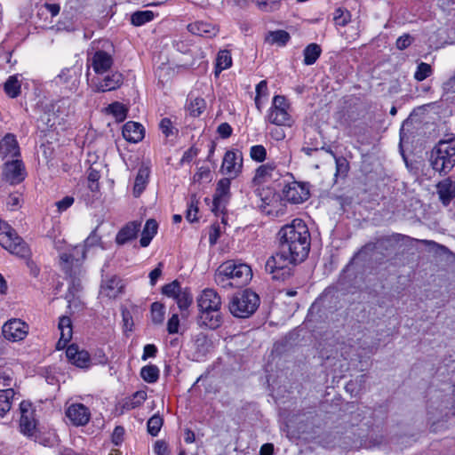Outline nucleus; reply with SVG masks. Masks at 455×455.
I'll return each mask as SVG.
<instances>
[{
	"mask_svg": "<svg viewBox=\"0 0 455 455\" xmlns=\"http://www.w3.org/2000/svg\"><path fill=\"white\" fill-rule=\"evenodd\" d=\"M98 228H94L84 241V250L98 246L101 243V237L97 233Z\"/></svg>",
	"mask_w": 455,
	"mask_h": 455,
	"instance_id": "obj_51",
	"label": "nucleus"
},
{
	"mask_svg": "<svg viewBox=\"0 0 455 455\" xmlns=\"http://www.w3.org/2000/svg\"><path fill=\"white\" fill-rule=\"evenodd\" d=\"M298 262L278 248V251L267 259L265 269L274 280L285 281L291 276L293 265Z\"/></svg>",
	"mask_w": 455,
	"mask_h": 455,
	"instance_id": "obj_5",
	"label": "nucleus"
},
{
	"mask_svg": "<svg viewBox=\"0 0 455 455\" xmlns=\"http://www.w3.org/2000/svg\"><path fill=\"white\" fill-rule=\"evenodd\" d=\"M156 353V347L153 344H148L144 347L142 360H147L148 357H155Z\"/></svg>",
	"mask_w": 455,
	"mask_h": 455,
	"instance_id": "obj_64",
	"label": "nucleus"
},
{
	"mask_svg": "<svg viewBox=\"0 0 455 455\" xmlns=\"http://www.w3.org/2000/svg\"><path fill=\"white\" fill-rule=\"evenodd\" d=\"M387 241H393L395 243H399L401 241H410V242H419L426 245H433L435 246L437 243L434 241L430 240H419V239H413L410 236L402 235V234H393L390 237L387 238Z\"/></svg>",
	"mask_w": 455,
	"mask_h": 455,
	"instance_id": "obj_47",
	"label": "nucleus"
},
{
	"mask_svg": "<svg viewBox=\"0 0 455 455\" xmlns=\"http://www.w3.org/2000/svg\"><path fill=\"white\" fill-rule=\"evenodd\" d=\"M164 306L160 302H154L151 305V319L155 324H161L164 319Z\"/></svg>",
	"mask_w": 455,
	"mask_h": 455,
	"instance_id": "obj_40",
	"label": "nucleus"
},
{
	"mask_svg": "<svg viewBox=\"0 0 455 455\" xmlns=\"http://www.w3.org/2000/svg\"><path fill=\"white\" fill-rule=\"evenodd\" d=\"M149 170L147 167L139 169L133 186V195L139 197L145 190L148 182Z\"/></svg>",
	"mask_w": 455,
	"mask_h": 455,
	"instance_id": "obj_28",
	"label": "nucleus"
},
{
	"mask_svg": "<svg viewBox=\"0 0 455 455\" xmlns=\"http://www.w3.org/2000/svg\"><path fill=\"white\" fill-rule=\"evenodd\" d=\"M3 175L4 180L10 184H19L26 176L24 164L18 159L7 162L4 164Z\"/></svg>",
	"mask_w": 455,
	"mask_h": 455,
	"instance_id": "obj_12",
	"label": "nucleus"
},
{
	"mask_svg": "<svg viewBox=\"0 0 455 455\" xmlns=\"http://www.w3.org/2000/svg\"><path fill=\"white\" fill-rule=\"evenodd\" d=\"M188 29L192 34L209 38L215 36L219 31L214 25L204 21L191 23L188 26Z\"/></svg>",
	"mask_w": 455,
	"mask_h": 455,
	"instance_id": "obj_26",
	"label": "nucleus"
},
{
	"mask_svg": "<svg viewBox=\"0 0 455 455\" xmlns=\"http://www.w3.org/2000/svg\"><path fill=\"white\" fill-rule=\"evenodd\" d=\"M4 91L12 99L17 98L21 92V83L19 75L10 76L4 84Z\"/></svg>",
	"mask_w": 455,
	"mask_h": 455,
	"instance_id": "obj_29",
	"label": "nucleus"
},
{
	"mask_svg": "<svg viewBox=\"0 0 455 455\" xmlns=\"http://www.w3.org/2000/svg\"><path fill=\"white\" fill-rule=\"evenodd\" d=\"M230 177L222 178L217 183L216 191L213 196L212 209V211L215 212L222 211L225 207V204L228 202L230 194Z\"/></svg>",
	"mask_w": 455,
	"mask_h": 455,
	"instance_id": "obj_14",
	"label": "nucleus"
},
{
	"mask_svg": "<svg viewBox=\"0 0 455 455\" xmlns=\"http://www.w3.org/2000/svg\"><path fill=\"white\" fill-rule=\"evenodd\" d=\"M124 138L132 143H138L144 138V127L136 122H127L122 131Z\"/></svg>",
	"mask_w": 455,
	"mask_h": 455,
	"instance_id": "obj_22",
	"label": "nucleus"
},
{
	"mask_svg": "<svg viewBox=\"0 0 455 455\" xmlns=\"http://www.w3.org/2000/svg\"><path fill=\"white\" fill-rule=\"evenodd\" d=\"M74 204V197L67 196L61 200L55 203L58 211L60 212H62L66 211L68 208H69Z\"/></svg>",
	"mask_w": 455,
	"mask_h": 455,
	"instance_id": "obj_55",
	"label": "nucleus"
},
{
	"mask_svg": "<svg viewBox=\"0 0 455 455\" xmlns=\"http://www.w3.org/2000/svg\"><path fill=\"white\" fill-rule=\"evenodd\" d=\"M411 42L412 38L411 37V36L408 34H404L397 38L395 44L397 49L404 50L411 45Z\"/></svg>",
	"mask_w": 455,
	"mask_h": 455,
	"instance_id": "obj_56",
	"label": "nucleus"
},
{
	"mask_svg": "<svg viewBox=\"0 0 455 455\" xmlns=\"http://www.w3.org/2000/svg\"><path fill=\"white\" fill-rule=\"evenodd\" d=\"M157 228L158 225L155 220L149 219L146 221L140 240V246L147 247L149 245L151 240L157 232Z\"/></svg>",
	"mask_w": 455,
	"mask_h": 455,
	"instance_id": "obj_27",
	"label": "nucleus"
},
{
	"mask_svg": "<svg viewBox=\"0 0 455 455\" xmlns=\"http://www.w3.org/2000/svg\"><path fill=\"white\" fill-rule=\"evenodd\" d=\"M180 320L177 314H173L167 323V331L170 334H175L179 331Z\"/></svg>",
	"mask_w": 455,
	"mask_h": 455,
	"instance_id": "obj_54",
	"label": "nucleus"
},
{
	"mask_svg": "<svg viewBox=\"0 0 455 455\" xmlns=\"http://www.w3.org/2000/svg\"><path fill=\"white\" fill-rule=\"evenodd\" d=\"M198 201L196 199V195H192L190 197V201L188 206V210L186 212V219L189 222H194L197 220L196 214L198 212L197 207Z\"/></svg>",
	"mask_w": 455,
	"mask_h": 455,
	"instance_id": "obj_44",
	"label": "nucleus"
},
{
	"mask_svg": "<svg viewBox=\"0 0 455 455\" xmlns=\"http://www.w3.org/2000/svg\"><path fill=\"white\" fill-rule=\"evenodd\" d=\"M140 230V222L131 221L124 225L116 234V243L124 245L135 239Z\"/></svg>",
	"mask_w": 455,
	"mask_h": 455,
	"instance_id": "obj_20",
	"label": "nucleus"
},
{
	"mask_svg": "<svg viewBox=\"0 0 455 455\" xmlns=\"http://www.w3.org/2000/svg\"><path fill=\"white\" fill-rule=\"evenodd\" d=\"M76 72L72 69H63L60 74L58 76V79L60 83L68 84L72 80H76Z\"/></svg>",
	"mask_w": 455,
	"mask_h": 455,
	"instance_id": "obj_52",
	"label": "nucleus"
},
{
	"mask_svg": "<svg viewBox=\"0 0 455 455\" xmlns=\"http://www.w3.org/2000/svg\"><path fill=\"white\" fill-rule=\"evenodd\" d=\"M351 20V13L348 10L339 7L333 12V21L337 26L345 27Z\"/></svg>",
	"mask_w": 455,
	"mask_h": 455,
	"instance_id": "obj_39",
	"label": "nucleus"
},
{
	"mask_svg": "<svg viewBox=\"0 0 455 455\" xmlns=\"http://www.w3.org/2000/svg\"><path fill=\"white\" fill-rule=\"evenodd\" d=\"M0 245L12 254L24 258L29 253V249L23 239L5 221L0 220Z\"/></svg>",
	"mask_w": 455,
	"mask_h": 455,
	"instance_id": "obj_6",
	"label": "nucleus"
},
{
	"mask_svg": "<svg viewBox=\"0 0 455 455\" xmlns=\"http://www.w3.org/2000/svg\"><path fill=\"white\" fill-rule=\"evenodd\" d=\"M3 383L4 387H11L13 382L12 371L11 370L1 369L0 370V383Z\"/></svg>",
	"mask_w": 455,
	"mask_h": 455,
	"instance_id": "obj_53",
	"label": "nucleus"
},
{
	"mask_svg": "<svg viewBox=\"0 0 455 455\" xmlns=\"http://www.w3.org/2000/svg\"><path fill=\"white\" fill-rule=\"evenodd\" d=\"M231 65L232 57L230 52L228 50L220 51L216 59L215 75L219 76L221 71L230 68Z\"/></svg>",
	"mask_w": 455,
	"mask_h": 455,
	"instance_id": "obj_34",
	"label": "nucleus"
},
{
	"mask_svg": "<svg viewBox=\"0 0 455 455\" xmlns=\"http://www.w3.org/2000/svg\"><path fill=\"white\" fill-rule=\"evenodd\" d=\"M58 327L60 331V338L57 343V348L61 349L66 347L72 338L73 329L71 319L68 316H61Z\"/></svg>",
	"mask_w": 455,
	"mask_h": 455,
	"instance_id": "obj_24",
	"label": "nucleus"
},
{
	"mask_svg": "<svg viewBox=\"0 0 455 455\" xmlns=\"http://www.w3.org/2000/svg\"><path fill=\"white\" fill-rule=\"evenodd\" d=\"M92 44H95V43H92ZM88 61L96 74L108 72L114 64L111 53L94 45L88 51Z\"/></svg>",
	"mask_w": 455,
	"mask_h": 455,
	"instance_id": "obj_8",
	"label": "nucleus"
},
{
	"mask_svg": "<svg viewBox=\"0 0 455 455\" xmlns=\"http://www.w3.org/2000/svg\"><path fill=\"white\" fill-rule=\"evenodd\" d=\"M260 304L259 295L251 290L246 289L235 293L229 301L228 309L232 315L237 318H249Z\"/></svg>",
	"mask_w": 455,
	"mask_h": 455,
	"instance_id": "obj_4",
	"label": "nucleus"
},
{
	"mask_svg": "<svg viewBox=\"0 0 455 455\" xmlns=\"http://www.w3.org/2000/svg\"><path fill=\"white\" fill-rule=\"evenodd\" d=\"M20 432L28 436L34 435L36 432V419L34 418V411L31 403L22 401L20 403Z\"/></svg>",
	"mask_w": 455,
	"mask_h": 455,
	"instance_id": "obj_10",
	"label": "nucleus"
},
{
	"mask_svg": "<svg viewBox=\"0 0 455 455\" xmlns=\"http://www.w3.org/2000/svg\"><path fill=\"white\" fill-rule=\"evenodd\" d=\"M106 110L113 115L117 122H123L127 116V108L118 101L110 104Z\"/></svg>",
	"mask_w": 455,
	"mask_h": 455,
	"instance_id": "obj_38",
	"label": "nucleus"
},
{
	"mask_svg": "<svg viewBox=\"0 0 455 455\" xmlns=\"http://www.w3.org/2000/svg\"><path fill=\"white\" fill-rule=\"evenodd\" d=\"M279 249L297 261H303L310 249V233L305 222L295 219L278 232Z\"/></svg>",
	"mask_w": 455,
	"mask_h": 455,
	"instance_id": "obj_1",
	"label": "nucleus"
},
{
	"mask_svg": "<svg viewBox=\"0 0 455 455\" xmlns=\"http://www.w3.org/2000/svg\"><path fill=\"white\" fill-rule=\"evenodd\" d=\"M290 39V34L283 29L269 31L265 37V41L269 44H277L279 46H284Z\"/></svg>",
	"mask_w": 455,
	"mask_h": 455,
	"instance_id": "obj_30",
	"label": "nucleus"
},
{
	"mask_svg": "<svg viewBox=\"0 0 455 455\" xmlns=\"http://www.w3.org/2000/svg\"><path fill=\"white\" fill-rule=\"evenodd\" d=\"M268 120L270 123L276 125L290 124L291 116L288 112V108L270 109Z\"/></svg>",
	"mask_w": 455,
	"mask_h": 455,
	"instance_id": "obj_31",
	"label": "nucleus"
},
{
	"mask_svg": "<svg viewBox=\"0 0 455 455\" xmlns=\"http://www.w3.org/2000/svg\"><path fill=\"white\" fill-rule=\"evenodd\" d=\"M335 164H336V177H346L348 170H349V164L347 160L343 156H338L336 157Z\"/></svg>",
	"mask_w": 455,
	"mask_h": 455,
	"instance_id": "obj_46",
	"label": "nucleus"
},
{
	"mask_svg": "<svg viewBox=\"0 0 455 455\" xmlns=\"http://www.w3.org/2000/svg\"><path fill=\"white\" fill-rule=\"evenodd\" d=\"M123 281L116 275L103 280L100 285V294L108 299H116L123 292Z\"/></svg>",
	"mask_w": 455,
	"mask_h": 455,
	"instance_id": "obj_16",
	"label": "nucleus"
},
{
	"mask_svg": "<svg viewBox=\"0 0 455 455\" xmlns=\"http://www.w3.org/2000/svg\"><path fill=\"white\" fill-rule=\"evenodd\" d=\"M14 395L15 392L11 387L0 390V417H4L11 410Z\"/></svg>",
	"mask_w": 455,
	"mask_h": 455,
	"instance_id": "obj_32",
	"label": "nucleus"
},
{
	"mask_svg": "<svg viewBox=\"0 0 455 455\" xmlns=\"http://www.w3.org/2000/svg\"><path fill=\"white\" fill-rule=\"evenodd\" d=\"M123 84V75L119 72L112 73L95 84V91L105 92L119 88Z\"/></svg>",
	"mask_w": 455,
	"mask_h": 455,
	"instance_id": "obj_23",
	"label": "nucleus"
},
{
	"mask_svg": "<svg viewBox=\"0 0 455 455\" xmlns=\"http://www.w3.org/2000/svg\"><path fill=\"white\" fill-rule=\"evenodd\" d=\"M163 267L164 264L162 262H159L157 267L149 273L150 284L152 286H154L156 283L157 279L161 276Z\"/></svg>",
	"mask_w": 455,
	"mask_h": 455,
	"instance_id": "obj_62",
	"label": "nucleus"
},
{
	"mask_svg": "<svg viewBox=\"0 0 455 455\" xmlns=\"http://www.w3.org/2000/svg\"><path fill=\"white\" fill-rule=\"evenodd\" d=\"M433 73V69H432V67L426 63V62H420L418 67H417V69L415 71V74H414V78L419 81V82H421L423 80H425L426 78H427L428 76H430Z\"/></svg>",
	"mask_w": 455,
	"mask_h": 455,
	"instance_id": "obj_43",
	"label": "nucleus"
},
{
	"mask_svg": "<svg viewBox=\"0 0 455 455\" xmlns=\"http://www.w3.org/2000/svg\"><path fill=\"white\" fill-rule=\"evenodd\" d=\"M197 306L202 309H220L221 299L212 289H205L197 298Z\"/></svg>",
	"mask_w": 455,
	"mask_h": 455,
	"instance_id": "obj_17",
	"label": "nucleus"
},
{
	"mask_svg": "<svg viewBox=\"0 0 455 455\" xmlns=\"http://www.w3.org/2000/svg\"><path fill=\"white\" fill-rule=\"evenodd\" d=\"M439 200L444 206H448L455 198V181L451 178L439 181L436 185Z\"/></svg>",
	"mask_w": 455,
	"mask_h": 455,
	"instance_id": "obj_18",
	"label": "nucleus"
},
{
	"mask_svg": "<svg viewBox=\"0 0 455 455\" xmlns=\"http://www.w3.org/2000/svg\"><path fill=\"white\" fill-rule=\"evenodd\" d=\"M321 52L322 49L317 44L312 43L308 44L303 51L304 64L307 66L315 64Z\"/></svg>",
	"mask_w": 455,
	"mask_h": 455,
	"instance_id": "obj_33",
	"label": "nucleus"
},
{
	"mask_svg": "<svg viewBox=\"0 0 455 455\" xmlns=\"http://www.w3.org/2000/svg\"><path fill=\"white\" fill-rule=\"evenodd\" d=\"M182 291L180 283L175 280L163 286L162 292L167 297L175 299Z\"/></svg>",
	"mask_w": 455,
	"mask_h": 455,
	"instance_id": "obj_45",
	"label": "nucleus"
},
{
	"mask_svg": "<svg viewBox=\"0 0 455 455\" xmlns=\"http://www.w3.org/2000/svg\"><path fill=\"white\" fill-rule=\"evenodd\" d=\"M124 428L121 426H116L112 434V442L115 445H119L124 440Z\"/></svg>",
	"mask_w": 455,
	"mask_h": 455,
	"instance_id": "obj_57",
	"label": "nucleus"
},
{
	"mask_svg": "<svg viewBox=\"0 0 455 455\" xmlns=\"http://www.w3.org/2000/svg\"><path fill=\"white\" fill-rule=\"evenodd\" d=\"M66 416L76 427L85 426L90 419V410L83 403H72L66 410Z\"/></svg>",
	"mask_w": 455,
	"mask_h": 455,
	"instance_id": "obj_13",
	"label": "nucleus"
},
{
	"mask_svg": "<svg viewBox=\"0 0 455 455\" xmlns=\"http://www.w3.org/2000/svg\"><path fill=\"white\" fill-rule=\"evenodd\" d=\"M262 12H272L278 7L279 0H251Z\"/></svg>",
	"mask_w": 455,
	"mask_h": 455,
	"instance_id": "obj_49",
	"label": "nucleus"
},
{
	"mask_svg": "<svg viewBox=\"0 0 455 455\" xmlns=\"http://www.w3.org/2000/svg\"><path fill=\"white\" fill-rule=\"evenodd\" d=\"M164 419L163 418L158 415L155 414L153 415L148 420V432L152 436H156L163 426Z\"/></svg>",
	"mask_w": 455,
	"mask_h": 455,
	"instance_id": "obj_41",
	"label": "nucleus"
},
{
	"mask_svg": "<svg viewBox=\"0 0 455 455\" xmlns=\"http://www.w3.org/2000/svg\"><path fill=\"white\" fill-rule=\"evenodd\" d=\"M431 167L442 175L448 174L455 166V135H447L432 148Z\"/></svg>",
	"mask_w": 455,
	"mask_h": 455,
	"instance_id": "obj_3",
	"label": "nucleus"
},
{
	"mask_svg": "<svg viewBox=\"0 0 455 455\" xmlns=\"http://www.w3.org/2000/svg\"><path fill=\"white\" fill-rule=\"evenodd\" d=\"M160 129L162 132L169 137L172 134V124L169 118H163L160 122Z\"/></svg>",
	"mask_w": 455,
	"mask_h": 455,
	"instance_id": "obj_60",
	"label": "nucleus"
},
{
	"mask_svg": "<svg viewBox=\"0 0 455 455\" xmlns=\"http://www.w3.org/2000/svg\"><path fill=\"white\" fill-rule=\"evenodd\" d=\"M277 108H289V104L284 96L276 95L274 97L271 109Z\"/></svg>",
	"mask_w": 455,
	"mask_h": 455,
	"instance_id": "obj_58",
	"label": "nucleus"
},
{
	"mask_svg": "<svg viewBox=\"0 0 455 455\" xmlns=\"http://www.w3.org/2000/svg\"><path fill=\"white\" fill-rule=\"evenodd\" d=\"M310 197V185L307 182L291 181L282 189V199L292 204L306 202Z\"/></svg>",
	"mask_w": 455,
	"mask_h": 455,
	"instance_id": "obj_7",
	"label": "nucleus"
},
{
	"mask_svg": "<svg viewBox=\"0 0 455 455\" xmlns=\"http://www.w3.org/2000/svg\"><path fill=\"white\" fill-rule=\"evenodd\" d=\"M242 168V153L233 150L227 151L221 165L222 172L234 179L241 172Z\"/></svg>",
	"mask_w": 455,
	"mask_h": 455,
	"instance_id": "obj_11",
	"label": "nucleus"
},
{
	"mask_svg": "<svg viewBox=\"0 0 455 455\" xmlns=\"http://www.w3.org/2000/svg\"><path fill=\"white\" fill-rule=\"evenodd\" d=\"M197 323L201 327L216 330L222 323L220 309H202L199 308Z\"/></svg>",
	"mask_w": 455,
	"mask_h": 455,
	"instance_id": "obj_15",
	"label": "nucleus"
},
{
	"mask_svg": "<svg viewBox=\"0 0 455 455\" xmlns=\"http://www.w3.org/2000/svg\"><path fill=\"white\" fill-rule=\"evenodd\" d=\"M176 303L181 311L183 317L187 316L186 312L193 302V297L188 290L182 291L175 299Z\"/></svg>",
	"mask_w": 455,
	"mask_h": 455,
	"instance_id": "obj_35",
	"label": "nucleus"
},
{
	"mask_svg": "<svg viewBox=\"0 0 455 455\" xmlns=\"http://www.w3.org/2000/svg\"><path fill=\"white\" fill-rule=\"evenodd\" d=\"M252 277L250 266L243 263L227 261L218 268L214 279L223 288H239L246 285Z\"/></svg>",
	"mask_w": 455,
	"mask_h": 455,
	"instance_id": "obj_2",
	"label": "nucleus"
},
{
	"mask_svg": "<svg viewBox=\"0 0 455 455\" xmlns=\"http://www.w3.org/2000/svg\"><path fill=\"white\" fill-rule=\"evenodd\" d=\"M205 101L202 98H196L195 100H191L188 107L190 115L193 116H199L205 108Z\"/></svg>",
	"mask_w": 455,
	"mask_h": 455,
	"instance_id": "obj_48",
	"label": "nucleus"
},
{
	"mask_svg": "<svg viewBox=\"0 0 455 455\" xmlns=\"http://www.w3.org/2000/svg\"><path fill=\"white\" fill-rule=\"evenodd\" d=\"M159 368L156 365L149 364L141 368L140 377L148 383H155L159 379Z\"/></svg>",
	"mask_w": 455,
	"mask_h": 455,
	"instance_id": "obj_36",
	"label": "nucleus"
},
{
	"mask_svg": "<svg viewBox=\"0 0 455 455\" xmlns=\"http://www.w3.org/2000/svg\"><path fill=\"white\" fill-rule=\"evenodd\" d=\"M147 399V393L146 391L140 390L135 392L132 397L127 401L124 404V407L127 409H134L136 407H139L141 405L145 400Z\"/></svg>",
	"mask_w": 455,
	"mask_h": 455,
	"instance_id": "obj_42",
	"label": "nucleus"
},
{
	"mask_svg": "<svg viewBox=\"0 0 455 455\" xmlns=\"http://www.w3.org/2000/svg\"><path fill=\"white\" fill-rule=\"evenodd\" d=\"M154 451L157 455H168L169 449L167 443L163 440H158L154 445Z\"/></svg>",
	"mask_w": 455,
	"mask_h": 455,
	"instance_id": "obj_59",
	"label": "nucleus"
},
{
	"mask_svg": "<svg viewBox=\"0 0 455 455\" xmlns=\"http://www.w3.org/2000/svg\"><path fill=\"white\" fill-rule=\"evenodd\" d=\"M28 331L27 323L20 319H11L2 327L4 337L10 341L22 340L26 338Z\"/></svg>",
	"mask_w": 455,
	"mask_h": 455,
	"instance_id": "obj_9",
	"label": "nucleus"
},
{
	"mask_svg": "<svg viewBox=\"0 0 455 455\" xmlns=\"http://www.w3.org/2000/svg\"><path fill=\"white\" fill-rule=\"evenodd\" d=\"M232 127L228 123H222L218 127V133L223 139L229 138L232 134Z\"/></svg>",
	"mask_w": 455,
	"mask_h": 455,
	"instance_id": "obj_61",
	"label": "nucleus"
},
{
	"mask_svg": "<svg viewBox=\"0 0 455 455\" xmlns=\"http://www.w3.org/2000/svg\"><path fill=\"white\" fill-rule=\"evenodd\" d=\"M19 145L13 134L8 133L0 140V155L13 157L19 156Z\"/></svg>",
	"mask_w": 455,
	"mask_h": 455,
	"instance_id": "obj_25",
	"label": "nucleus"
},
{
	"mask_svg": "<svg viewBox=\"0 0 455 455\" xmlns=\"http://www.w3.org/2000/svg\"><path fill=\"white\" fill-rule=\"evenodd\" d=\"M267 93V83L266 80H262L256 86L255 104L258 105V99L261 95H266Z\"/></svg>",
	"mask_w": 455,
	"mask_h": 455,
	"instance_id": "obj_63",
	"label": "nucleus"
},
{
	"mask_svg": "<svg viewBox=\"0 0 455 455\" xmlns=\"http://www.w3.org/2000/svg\"><path fill=\"white\" fill-rule=\"evenodd\" d=\"M278 175L276 165L274 163H267L256 169L253 182L262 184L268 180H275Z\"/></svg>",
	"mask_w": 455,
	"mask_h": 455,
	"instance_id": "obj_21",
	"label": "nucleus"
},
{
	"mask_svg": "<svg viewBox=\"0 0 455 455\" xmlns=\"http://www.w3.org/2000/svg\"><path fill=\"white\" fill-rule=\"evenodd\" d=\"M154 17L155 13L152 11H138L132 14L131 22L132 25L139 27L151 21Z\"/></svg>",
	"mask_w": 455,
	"mask_h": 455,
	"instance_id": "obj_37",
	"label": "nucleus"
},
{
	"mask_svg": "<svg viewBox=\"0 0 455 455\" xmlns=\"http://www.w3.org/2000/svg\"><path fill=\"white\" fill-rule=\"evenodd\" d=\"M66 355L68 361L80 368H87L90 365V355L85 350H79L78 347L72 344L68 347Z\"/></svg>",
	"mask_w": 455,
	"mask_h": 455,
	"instance_id": "obj_19",
	"label": "nucleus"
},
{
	"mask_svg": "<svg viewBox=\"0 0 455 455\" xmlns=\"http://www.w3.org/2000/svg\"><path fill=\"white\" fill-rule=\"evenodd\" d=\"M250 156L252 160L261 163L267 157V150L262 145H255L251 148Z\"/></svg>",
	"mask_w": 455,
	"mask_h": 455,
	"instance_id": "obj_50",
	"label": "nucleus"
}]
</instances>
